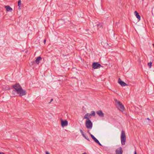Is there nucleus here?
Segmentation results:
<instances>
[{
    "instance_id": "obj_34",
    "label": "nucleus",
    "mask_w": 154,
    "mask_h": 154,
    "mask_svg": "<svg viewBox=\"0 0 154 154\" xmlns=\"http://www.w3.org/2000/svg\"><path fill=\"white\" fill-rule=\"evenodd\" d=\"M88 133H89H89H90V132H89V131H88Z\"/></svg>"
},
{
    "instance_id": "obj_6",
    "label": "nucleus",
    "mask_w": 154,
    "mask_h": 154,
    "mask_svg": "<svg viewBox=\"0 0 154 154\" xmlns=\"http://www.w3.org/2000/svg\"><path fill=\"white\" fill-rule=\"evenodd\" d=\"M60 120L61 122V126L62 127H64V126L67 125L68 122L66 120L64 121L61 118L60 119Z\"/></svg>"
},
{
    "instance_id": "obj_25",
    "label": "nucleus",
    "mask_w": 154,
    "mask_h": 154,
    "mask_svg": "<svg viewBox=\"0 0 154 154\" xmlns=\"http://www.w3.org/2000/svg\"><path fill=\"white\" fill-rule=\"evenodd\" d=\"M85 138V139H86V140H88L90 141V140H89V138L88 137H86Z\"/></svg>"
},
{
    "instance_id": "obj_36",
    "label": "nucleus",
    "mask_w": 154,
    "mask_h": 154,
    "mask_svg": "<svg viewBox=\"0 0 154 154\" xmlns=\"http://www.w3.org/2000/svg\"><path fill=\"white\" fill-rule=\"evenodd\" d=\"M144 0H142V1H143Z\"/></svg>"
},
{
    "instance_id": "obj_30",
    "label": "nucleus",
    "mask_w": 154,
    "mask_h": 154,
    "mask_svg": "<svg viewBox=\"0 0 154 154\" xmlns=\"http://www.w3.org/2000/svg\"><path fill=\"white\" fill-rule=\"evenodd\" d=\"M46 154H50L48 152L46 151Z\"/></svg>"
},
{
    "instance_id": "obj_10",
    "label": "nucleus",
    "mask_w": 154,
    "mask_h": 154,
    "mask_svg": "<svg viewBox=\"0 0 154 154\" xmlns=\"http://www.w3.org/2000/svg\"><path fill=\"white\" fill-rule=\"evenodd\" d=\"M5 8L7 11H12V9L9 5H5Z\"/></svg>"
},
{
    "instance_id": "obj_27",
    "label": "nucleus",
    "mask_w": 154,
    "mask_h": 154,
    "mask_svg": "<svg viewBox=\"0 0 154 154\" xmlns=\"http://www.w3.org/2000/svg\"><path fill=\"white\" fill-rule=\"evenodd\" d=\"M53 99L52 98L51 99V100H50V102H49V103H50L51 102H52V101H53Z\"/></svg>"
},
{
    "instance_id": "obj_26",
    "label": "nucleus",
    "mask_w": 154,
    "mask_h": 154,
    "mask_svg": "<svg viewBox=\"0 0 154 154\" xmlns=\"http://www.w3.org/2000/svg\"><path fill=\"white\" fill-rule=\"evenodd\" d=\"M82 135L85 138L86 137V136H85V134H82Z\"/></svg>"
},
{
    "instance_id": "obj_13",
    "label": "nucleus",
    "mask_w": 154,
    "mask_h": 154,
    "mask_svg": "<svg viewBox=\"0 0 154 154\" xmlns=\"http://www.w3.org/2000/svg\"><path fill=\"white\" fill-rule=\"evenodd\" d=\"M134 14H135V16L137 18L138 20H140V16L139 15L138 12L137 11H135L134 12Z\"/></svg>"
},
{
    "instance_id": "obj_7",
    "label": "nucleus",
    "mask_w": 154,
    "mask_h": 154,
    "mask_svg": "<svg viewBox=\"0 0 154 154\" xmlns=\"http://www.w3.org/2000/svg\"><path fill=\"white\" fill-rule=\"evenodd\" d=\"M118 82L122 86H125L128 85L122 81L120 78L119 79Z\"/></svg>"
},
{
    "instance_id": "obj_23",
    "label": "nucleus",
    "mask_w": 154,
    "mask_h": 154,
    "mask_svg": "<svg viewBox=\"0 0 154 154\" xmlns=\"http://www.w3.org/2000/svg\"><path fill=\"white\" fill-rule=\"evenodd\" d=\"M80 133L82 134H84V133H83V131H82V130L80 129Z\"/></svg>"
},
{
    "instance_id": "obj_31",
    "label": "nucleus",
    "mask_w": 154,
    "mask_h": 154,
    "mask_svg": "<svg viewBox=\"0 0 154 154\" xmlns=\"http://www.w3.org/2000/svg\"><path fill=\"white\" fill-rule=\"evenodd\" d=\"M0 154H5L3 152H0Z\"/></svg>"
},
{
    "instance_id": "obj_20",
    "label": "nucleus",
    "mask_w": 154,
    "mask_h": 154,
    "mask_svg": "<svg viewBox=\"0 0 154 154\" xmlns=\"http://www.w3.org/2000/svg\"><path fill=\"white\" fill-rule=\"evenodd\" d=\"M93 140L96 143H97L99 141L97 139H96V138H95V139L94 140Z\"/></svg>"
},
{
    "instance_id": "obj_28",
    "label": "nucleus",
    "mask_w": 154,
    "mask_h": 154,
    "mask_svg": "<svg viewBox=\"0 0 154 154\" xmlns=\"http://www.w3.org/2000/svg\"><path fill=\"white\" fill-rule=\"evenodd\" d=\"M134 108H135V109L136 110H137V109H139L138 107H136V106L134 107Z\"/></svg>"
},
{
    "instance_id": "obj_1",
    "label": "nucleus",
    "mask_w": 154,
    "mask_h": 154,
    "mask_svg": "<svg viewBox=\"0 0 154 154\" xmlns=\"http://www.w3.org/2000/svg\"><path fill=\"white\" fill-rule=\"evenodd\" d=\"M12 88L15 87L18 88L16 90V91H17V94H19L20 96L22 97L26 94V91L22 89L19 83H16L14 85H12Z\"/></svg>"
},
{
    "instance_id": "obj_33",
    "label": "nucleus",
    "mask_w": 154,
    "mask_h": 154,
    "mask_svg": "<svg viewBox=\"0 0 154 154\" xmlns=\"http://www.w3.org/2000/svg\"><path fill=\"white\" fill-rule=\"evenodd\" d=\"M152 45H153V47H154V44H152Z\"/></svg>"
},
{
    "instance_id": "obj_5",
    "label": "nucleus",
    "mask_w": 154,
    "mask_h": 154,
    "mask_svg": "<svg viewBox=\"0 0 154 154\" xmlns=\"http://www.w3.org/2000/svg\"><path fill=\"white\" fill-rule=\"evenodd\" d=\"M92 66L94 69H96L100 68V67H102V66L98 62H94L92 63Z\"/></svg>"
},
{
    "instance_id": "obj_16",
    "label": "nucleus",
    "mask_w": 154,
    "mask_h": 154,
    "mask_svg": "<svg viewBox=\"0 0 154 154\" xmlns=\"http://www.w3.org/2000/svg\"><path fill=\"white\" fill-rule=\"evenodd\" d=\"M97 27L98 28H101L102 29L103 28V26L100 23H99L98 24H97Z\"/></svg>"
},
{
    "instance_id": "obj_18",
    "label": "nucleus",
    "mask_w": 154,
    "mask_h": 154,
    "mask_svg": "<svg viewBox=\"0 0 154 154\" xmlns=\"http://www.w3.org/2000/svg\"><path fill=\"white\" fill-rule=\"evenodd\" d=\"M152 63L151 62H150L149 63H148V65L149 66V68H150L151 67Z\"/></svg>"
},
{
    "instance_id": "obj_4",
    "label": "nucleus",
    "mask_w": 154,
    "mask_h": 154,
    "mask_svg": "<svg viewBox=\"0 0 154 154\" xmlns=\"http://www.w3.org/2000/svg\"><path fill=\"white\" fill-rule=\"evenodd\" d=\"M85 125L87 128L91 129L93 126V123L90 119H88L86 121Z\"/></svg>"
},
{
    "instance_id": "obj_17",
    "label": "nucleus",
    "mask_w": 154,
    "mask_h": 154,
    "mask_svg": "<svg viewBox=\"0 0 154 154\" xmlns=\"http://www.w3.org/2000/svg\"><path fill=\"white\" fill-rule=\"evenodd\" d=\"M91 116H94L95 115V112L94 111H92L91 112V113L90 114Z\"/></svg>"
},
{
    "instance_id": "obj_8",
    "label": "nucleus",
    "mask_w": 154,
    "mask_h": 154,
    "mask_svg": "<svg viewBox=\"0 0 154 154\" xmlns=\"http://www.w3.org/2000/svg\"><path fill=\"white\" fill-rule=\"evenodd\" d=\"M116 154H122L123 151L122 150V148L121 147L116 149Z\"/></svg>"
},
{
    "instance_id": "obj_12",
    "label": "nucleus",
    "mask_w": 154,
    "mask_h": 154,
    "mask_svg": "<svg viewBox=\"0 0 154 154\" xmlns=\"http://www.w3.org/2000/svg\"><path fill=\"white\" fill-rule=\"evenodd\" d=\"M91 116L90 114L88 113H86L84 117V119H86L87 120L89 119V118H91Z\"/></svg>"
},
{
    "instance_id": "obj_32",
    "label": "nucleus",
    "mask_w": 154,
    "mask_h": 154,
    "mask_svg": "<svg viewBox=\"0 0 154 154\" xmlns=\"http://www.w3.org/2000/svg\"><path fill=\"white\" fill-rule=\"evenodd\" d=\"M134 154H137L136 152V151L135 152Z\"/></svg>"
},
{
    "instance_id": "obj_29",
    "label": "nucleus",
    "mask_w": 154,
    "mask_h": 154,
    "mask_svg": "<svg viewBox=\"0 0 154 154\" xmlns=\"http://www.w3.org/2000/svg\"><path fill=\"white\" fill-rule=\"evenodd\" d=\"M46 40L45 39L44 41V43L45 44V43H46Z\"/></svg>"
},
{
    "instance_id": "obj_35",
    "label": "nucleus",
    "mask_w": 154,
    "mask_h": 154,
    "mask_svg": "<svg viewBox=\"0 0 154 154\" xmlns=\"http://www.w3.org/2000/svg\"><path fill=\"white\" fill-rule=\"evenodd\" d=\"M147 119H148V120H149V118H148Z\"/></svg>"
},
{
    "instance_id": "obj_3",
    "label": "nucleus",
    "mask_w": 154,
    "mask_h": 154,
    "mask_svg": "<svg viewBox=\"0 0 154 154\" xmlns=\"http://www.w3.org/2000/svg\"><path fill=\"white\" fill-rule=\"evenodd\" d=\"M120 138L121 144L122 145H125L126 142V137L125 131L123 130H122L121 131Z\"/></svg>"
},
{
    "instance_id": "obj_14",
    "label": "nucleus",
    "mask_w": 154,
    "mask_h": 154,
    "mask_svg": "<svg viewBox=\"0 0 154 154\" xmlns=\"http://www.w3.org/2000/svg\"><path fill=\"white\" fill-rule=\"evenodd\" d=\"M11 88H14V90H13L12 91V93L14 95H15V94L17 93V91H16V90L18 88L17 87H15V88H12V86H11Z\"/></svg>"
},
{
    "instance_id": "obj_24",
    "label": "nucleus",
    "mask_w": 154,
    "mask_h": 154,
    "mask_svg": "<svg viewBox=\"0 0 154 154\" xmlns=\"http://www.w3.org/2000/svg\"><path fill=\"white\" fill-rule=\"evenodd\" d=\"M98 145H99L100 146H102V144L100 143L99 141L97 143Z\"/></svg>"
},
{
    "instance_id": "obj_19",
    "label": "nucleus",
    "mask_w": 154,
    "mask_h": 154,
    "mask_svg": "<svg viewBox=\"0 0 154 154\" xmlns=\"http://www.w3.org/2000/svg\"><path fill=\"white\" fill-rule=\"evenodd\" d=\"M89 134L91 135V138L93 140H94L95 139V137L92 134H91L90 133H89Z\"/></svg>"
},
{
    "instance_id": "obj_22",
    "label": "nucleus",
    "mask_w": 154,
    "mask_h": 154,
    "mask_svg": "<svg viewBox=\"0 0 154 154\" xmlns=\"http://www.w3.org/2000/svg\"><path fill=\"white\" fill-rule=\"evenodd\" d=\"M152 14L153 15V14H154V7L152 9Z\"/></svg>"
},
{
    "instance_id": "obj_21",
    "label": "nucleus",
    "mask_w": 154,
    "mask_h": 154,
    "mask_svg": "<svg viewBox=\"0 0 154 154\" xmlns=\"http://www.w3.org/2000/svg\"><path fill=\"white\" fill-rule=\"evenodd\" d=\"M93 140L96 143H97L99 141L97 139H96V138H95V139L94 140Z\"/></svg>"
},
{
    "instance_id": "obj_2",
    "label": "nucleus",
    "mask_w": 154,
    "mask_h": 154,
    "mask_svg": "<svg viewBox=\"0 0 154 154\" xmlns=\"http://www.w3.org/2000/svg\"><path fill=\"white\" fill-rule=\"evenodd\" d=\"M114 100L116 104V106L118 109L121 111H123L125 109L124 106L116 99H115Z\"/></svg>"
},
{
    "instance_id": "obj_9",
    "label": "nucleus",
    "mask_w": 154,
    "mask_h": 154,
    "mask_svg": "<svg viewBox=\"0 0 154 154\" xmlns=\"http://www.w3.org/2000/svg\"><path fill=\"white\" fill-rule=\"evenodd\" d=\"M97 113L100 117H103L104 116V113L103 112L102 110H100L96 112Z\"/></svg>"
},
{
    "instance_id": "obj_11",
    "label": "nucleus",
    "mask_w": 154,
    "mask_h": 154,
    "mask_svg": "<svg viewBox=\"0 0 154 154\" xmlns=\"http://www.w3.org/2000/svg\"><path fill=\"white\" fill-rule=\"evenodd\" d=\"M42 59V57L40 56L37 57L34 62L37 64H38L40 62V61Z\"/></svg>"
},
{
    "instance_id": "obj_15",
    "label": "nucleus",
    "mask_w": 154,
    "mask_h": 154,
    "mask_svg": "<svg viewBox=\"0 0 154 154\" xmlns=\"http://www.w3.org/2000/svg\"><path fill=\"white\" fill-rule=\"evenodd\" d=\"M21 0H18V6L19 7V9H20V7L21 6Z\"/></svg>"
}]
</instances>
